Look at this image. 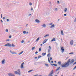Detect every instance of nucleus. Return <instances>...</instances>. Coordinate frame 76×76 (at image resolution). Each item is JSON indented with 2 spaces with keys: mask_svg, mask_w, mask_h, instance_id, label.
Returning a JSON list of instances; mask_svg holds the SVG:
<instances>
[{
  "mask_svg": "<svg viewBox=\"0 0 76 76\" xmlns=\"http://www.w3.org/2000/svg\"><path fill=\"white\" fill-rule=\"evenodd\" d=\"M8 75L9 76H15V75L14 74L12 73H9L8 74Z\"/></svg>",
  "mask_w": 76,
  "mask_h": 76,
  "instance_id": "4",
  "label": "nucleus"
},
{
  "mask_svg": "<svg viewBox=\"0 0 76 76\" xmlns=\"http://www.w3.org/2000/svg\"><path fill=\"white\" fill-rule=\"evenodd\" d=\"M23 34H26V31H23Z\"/></svg>",
  "mask_w": 76,
  "mask_h": 76,
  "instance_id": "42",
  "label": "nucleus"
},
{
  "mask_svg": "<svg viewBox=\"0 0 76 76\" xmlns=\"http://www.w3.org/2000/svg\"><path fill=\"white\" fill-rule=\"evenodd\" d=\"M23 64H24V62H23L22 63L20 66V68L21 69H22V68H23Z\"/></svg>",
  "mask_w": 76,
  "mask_h": 76,
  "instance_id": "7",
  "label": "nucleus"
},
{
  "mask_svg": "<svg viewBox=\"0 0 76 76\" xmlns=\"http://www.w3.org/2000/svg\"><path fill=\"white\" fill-rule=\"evenodd\" d=\"M70 59H69L66 62H65L64 64H62L61 66L62 67H67L69 66V64H72L73 63L71 61Z\"/></svg>",
  "mask_w": 76,
  "mask_h": 76,
  "instance_id": "1",
  "label": "nucleus"
},
{
  "mask_svg": "<svg viewBox=\"0 0 76 76\" xmlns=\"http://www.w3.org/2000/svg\"><path fill=\"white\" fill-rule=\"evenodd\" d=\"M74 22H76V18H75V20H74Z\"/></svg>",
  "mask_w": 76,
  "mask_h": 76,
  "instance_id": "43",
  "label": "nucleus"
},
{
  "mask_svg": "<svg viewBox=\"0 0 76 76\" xmlns=\"http://www.w3.org/2000/svg\"><path fill=\"white\" fill-rule=\"evenodd\" d=\"M61 35H64V33H63V30H61Z\"/></svg>",
  "mask_w": 76,
  "mask_h": 76,
  "instance_id": "14",
  "label": "nucleus"
},
{
  "mask_svg": "<svg viewBox=\"0 0 76 76\" xmlns=\"http://www.w3.org/2000/svg\"><path fill=\"white\" fill-rule=\"evenodd\" d=\"M54 24H53L50 26V28H54Z\"/></svg>",
  "mask_w": 76,
  "mask_h": 76,
  "instance_id": "16",
  "label": "nucleus"
},
{
  "mask_svg": "<svg viewBox=\"0 0 76 76\" xmlns=\"http://www.w3.org/2000/svg\"><path fill=\"white\" fill-rule=\"evenodd\" d=\"M38 51L36 52L35 53V54H38Z\"/></svg>",
  "mask_w": 76,
  "mask_h": 76,
  "instance_id": "46",
  "label": "nucleus"
},
{
  "mask_svg": "<svg viewBox=\"0 0 76 76\" xmlns=\"http://www.w3.org/2000/svg\"><path fill=\"white\" fill-rule=\"evenodd\" d=\"M60 72V71H59L58 73H57V74H58V73H59V72Z\"/></svg>",
  "mask_w": 76,
  "mask_h": 76,
  "instance_id": "62",
  "label": "nucleus"
},
{
  "mask_svg": "<svg viewBox=\"0 0 76 76\" xmlns=\"http://www.w3.org/2000/svg\"><path fill=\"white\" fill-rule=\"evenodd\" d=\"M41 56H38V58H41Z\"/></svg>",
  "mask_w": 76,
  "mask_h": 76,
  "instance_id": "37",
  "label": "nucleus"
},
{
  "mask_svg": "<svg viewBox=\"0 0 76 76\" xmlns=\"http://www.w3.org/2000/svg\"><path fill=\"white\" fill-rule=\"evenodd\" d=\"M40 45H41V46H42V44H41Z\"/></svg>",
  "mask_w": 76,
  "mask_h": 76,
  "instance_id": "63",
  "label": "nucleus"
},
{
  "mask_svg": "<svg viewBox=\"0 0 76 76\" xmlns=\"http://www.w3.org/2000/svg\"><path fill=\"white\" fill-rule=\"evenodd\" d=\"M50 60H52V58L51 57L50 58Z\"/></svg>",
  "mask_w": 76,
  "mask_h": 76,
  "instance_id": "55",
  "label": "nucleus"
},
{
  "mask_svg": "<svg viewBox=\"0 0 76 76\" xmlns=\"http://www.w3.org/2000/svg\"><path fill=\"white\" fill-rule=\"evenodd\" d=\"M59 3H60V1H57V3L58 4Z\"/></svg>",
  "mask_w": 76,
  "mask_h": 76,
  "instance_id": "53",
  "label": "nucleus"
},
{
  "mask_svg": "<svg viewBox=\"0 0 76 76\" xmlns=\"http://www.w3.org/2000/svg\"><path fill=\"white\" fill-rule=\"evenodd\" d=\"M49 25H53V23H50L49 24Z\"/></svg>",
  "mask_w": 76,
  "mask_h": 76,
  "instance_id": "38",
  "label": "nucleus"
},
{
  "mask_svg": "<svg viewBox=\"0 0 76 76\" xmlns=\"http://www.w3.org/2000/svg\"><path fill=\"white\" fill-rule=\"evenodd\" d=\"M34 49H35V47H34L32 48L31 49V50H34Z\"/></svg>",
  "mask_w": 76,
  "mask_h": 76,
  "instance_id": "29",
  "label": "nucleus"
},
{
  "mask_svg": "<svg viewBox=\"0 0 76 76\" xmlns=\"http://www.w3.org/2000/svg\"><path fill=\"white\" fill-rule=\"evenodd\" d=\"M38 75H34L33 76H37Z\"/></svg>",
  "mask_w": 76,
  "mask_h": 76,
  "instance_id": "56",
  "label": "nucleus"
},
{
  "mask_svg": "<svg viewBox=\"0 0 76 76\" xmlns=\"http://www.w3.org/2000/svg\"><path fill=\"white\" fill-rule=\"evenodd\" d=\"M17 72L18 75H20V69L17 70Z\"/></svg>",
  "mask_w": 76,
  "mask_h": 76,
  "instance_id": "6",
  "label": "nucleus"
},
{
  "mask_svg": "<svg viewBox=\"0 0 76 76\" xmlns=\"http://www.w3.org/2000/svg\"><path fill=\"white\" fill-rule=\"evenodd\" d=\"M42 55L43 56H45V55H46V53H42Z\"/></svg>",
  "mask_w": 76,
  "mask_h": 76,
  "instance_id": "23",
  "label": "nucleus"
},
{
  "mask_svg": "<svg viewBox=\"0 0 76 76\" xmlns=\"http://www.w3.org/2000/svg\"><path fill=\"white\" fill-rule=\"evenodd\" d=\"M39 39V37H38L36 40V42L37 41H38V40Z\"/></svg>",
  "mask_w": 76,
  "mask_h": 76,
  "instance_id": "27",
  "label": "nucleus"
},
{
  "mask_svg": "<svg viewBox=\"0 0 76 76\" xmlns=\"http://www.w3.org/2000/svg\"><path fill=\"white\" fill-rule=\"evenodd\" d=\"M67 8H65L64 10V12H66V11H67Z\"/></svg>",
  "mask_w": 76,
  "mask_h": 76,
  "instance_id": "26",
  "label": "nucleus"
},
{
  "mask_svg": "<svg viewBox=\"0 0 76 76\" xmlns=\"http://www.w3.org/2000/svg\"><path fill=\"white\" fill-rule=\"evenodd\" d=\"M24 42V40H22L21 41V43H23Z\"/></svg>",
  "mask_w": 76,
  "mask_h": 76,
  "instance_id": "45",
  "label": "nucleus"
},
{
  "mask_svg": "<svg viewBox=\"0 0 76 76\" xmlns=\"http://www.w3.org/2000/svg\"><path fill=\"white\" fill-rule=\"evenodd\" d=\"M23 53V51H22L20 53H19L18 54H19V55H20V54H22V53Z\"/></svg>",
  "mask_w": 76,
  "mask_h": 76,
  "instance_id": "22",
  "label": "nucleus"
},
{
  "mask_svg": "<svg viewBox=\"0 0 76 76\" xmlns=\"http://www.w3.org/2000/svg\"><path fill=\"white\" fill-rule=\"evenodd\" d=\"M1 21L2 22V23H3V20H1Z\"/></svg>",
  "mask_w": 76,
  "mask_h": 76,
  "instance_id": "57",
  "label": "nucleus"
},
{
  "mask_svg": "<svg viewBox=\"0 0 76 76\" xmlns=\"http://www.w3.org/2000/svg\"><path fill=\"white\" fill-rule=\"evenodd\" d=\"M49 49H50L51 50V46H49Z\"/></svg>",
  "mask_w": 76,
  "mask_h": 76,
  "instance_id": "50",
  "label": "nucleus"
},
{
  "mask_svg": "<svg viewBox=\"0 0 76 76\" xmlns=\"http://www.w3.org/2000/svg\"><path fill=\"white\" fill-rule=\"evenodd\" d=\"M32 3L31 2H30L29 3V5H30V6H31V5H32Z\"/></svg>",
  "mask_w": 76,
  "mask_h": 76,
  "instance_id": "36",
  "label": "nucleus"
},
{
  "mask_svg": "<svg viewBox=\"0 0 76 76\" xmlns=\"http://www.w3.org/2000/svg\"><path fill=\"white\" fill-rule=\"evenodd\" d=\"M50 49H49L48 50V53H50Z\"/></svg>",
  "mask_w": 76,
  "mask_h": 76,
  "instance_id": "28",
  "label": "nucleus"
},
{
  "mask_svg": "<svg viewBox=\"0 0 76 76\" xmlns=\"http://www.w3.org/2000/svg\"><path fill=\"white\" fill-rule=\"evenodd\" d=\"M12 47H15V45H14L13 44H12Z\"/></svg>",
  "mask_w": 76,
  "mask_h": 76,
  "instance_id": "25",
  "label": "nucleus"
},
{
  "mask_svg": "<svg viewBox=\"0 0 76 76\" xmlns=\"http://www.w3.org/2000/svg\"><path fill=\"white\" fill-rule=\"evenodd\" d=\"M61 69H60V67L59 66L57 68V69L56 70V71H57V70H60Z\"/></svg>",
  "mask_w": 76,
  "mask_h": 76,
  "instance_id": "12",
  "label": "nucleus"
},
{
  "mask_svg": "<svg viewBox=\"0 0 76 76\" xmlns=\"http://www.w3.org/2000/svg\"><path fill=\"white\" fill-rule=\"evenodd\" d=\"M76 64V62H75L73 64V66L75 65V64Z\"/></svg>",
  "mask_w": 76,
  "mask_h": 76,
  "instance_id": "44",
  "label": "nucleus"
},
{
  "mask_svg": "<svg viewBox=\"0 0 76 76\" xmlns=\"http://www.w3.org/2000/svg\"><path fill=\"white\" fill-rule=\"evenodd\" d=\"M70 44L71 45H73V40H71L70 42Z\"/></svg>",
  "mask_w": 76,
  "mask_h": 76,
  "instance_id": "5",
  "label": "nucleus"
},
{
  "mask_svg": "<svg viewBox=\"0 0 76 76\" xmlns=\"http://www.w3.org/2000/svg\"><path fill=\"white\" fill-rule=\"evenodd\" d=\"M5 61V59H4L1 61L2 64H4L5 63H4V62Z\"/></svg>",
  "mask_w": 76,
  "mask_h": 76,
  "instance_id": "10",
  "label": "nucleus"
},
{
  "mask_svg": "<svg viewBox=\"0 0 76 76\" xmlns=\"http://www.w3.org/2000/svg\"><path fill=\"white\" fill-rule=\"evenodd\" d=\"M33 69H31L30 70H29L28 71V73H30V72H32V71H33Z\"/></svg>",
  "mask_w": 76,
  "mask_h": 76,
  "instance_id": "20",
  "label": "nucleus"
},
{
  "mask_svg": "<svg viewBox=\"0 0 76 76\" xmlns=\"http://www.w3.org/2000/svg\"><path fill=\"white\" fill-rule=\"evenodd\" d=\"M45 66H46V67H49V65H48V64H45Z\"/></svg>",
  "mask_w": 76,
  "mask_h": 76,
  "instance_id": "21",
  "label": "nucleus"
},
{
  "mask_svg": "<svg viewBox=\"0 0 76 76\" xmlns=\"http://www.w3.org/2000/svg\"><path fill=\"white\" fill-rule=\"evenodd\" d=\"M54 71H53V70H52L51 71L49 75H48V76H53V73Z\"/></svg>",
  "mask_w": 76,
  "mask_h": 76,
  "instance_id": "3",
  "label": "nucleus"
},
{
  "mask_svg": "<svg viewBox=\"0 0 76 76\" xmlns=\"http://www.w3.org/2000/svg\"><path fill=\"white\" fill-rule=\"evenodd\" d=\"M41 51V48H40L39 49V51Z\"/></svg>",
  "mask_w": 76,
  "mask_h": 76,
  "instance_id": "32",
  "label": "nucleus"
},
{
  "mask_svg": "<svg viewBox=\"0 0 76 76\" xmlns=\"http://www.w3.org/2000/svg\"><path fill=\"white\" fill-rule=\"evenodd\" d=\"M71 61L72 63H74V62H75V60H74V59H72Z\"/></svg>",
  "mask_w": 76,
  "mask_h": 76,
  "instance_id": "19",
  "label": "nucleus"
},
{
  "mask_svg": "<svg viewBox=\"0 0 76 76\" xmlns=\"http://www.w3.org/2000/svg\"><path fill=\"white\" fill-rule=\"evenodd\" d=\"M47 57H50L51 56V54L48 53L47 55Z\"/></svg>",
  "mask_w": 76,
  "mask_h": 76,
  "instance_id": "17",
  "label": "nucleus"
},
{
  "mask_svg": "<svg viewBox=\"0 0 76 76\" xmlns=\"http://www.w3.org/2000/svg\"><path fill=\"white\" fill-rule=\"evenodd\" d=\"M51 62L53 63V61H52Z\"/></svg>",
  "mask_w": 76,
  "mask_h": 76,
  "instance_id": "61",
  "label": "nucleus"
},
{
  "mask_svg": "<svg viewBox=\"0 0 76 76\" xmlns=\"http://www.w3.org/2000/svg\"><path fill=\"white\" fill-rule=\"evenodd\" d=\"M73 52H71V53H69V54H73Z\"/></svg>",
  "mask_w": 76,
  "mask_h": 76,
  "instance_id": "40",
  "label": "nucleus"
},
{
  "mask_svg": "<svg viewBox=\"0 0 76 76\" xmlns=\"http://www.w3.org/2000/svg\"><path fill=\"white\" fill-rule=\"evenodd\" d=\"M48 61L49 63H51V62H50V58H48Z\"/></svg>",
  "mask_w": 76,
  "mask_h": 76,
  "instance_id": "33",
  "label": "nucleus"
},
{
  "mask_svg": "<svg viewBox=\"0 0 76 76\" xmlns=\"http://www.w3.org/2000/svg\"><path fill=\"white\" fill-rule=\"evenodd\" d=\"M35 22L37 23H39V22H40V21L38 19H36L35 20Z\"/></svg>",
  "mask_w": 76,
  "mask_h": 76,
  "instance_id": "11",
  "label": "nucleus"
},
{
  "mask_svg": "<svg viewBox=\"0 0 76 76\" xmlns=\"http://www.w3.org/2000/svg\"><path fill=\"white\" fill-rule=\"evenodd\" d=\"M48 41V39H46L45 40H44L43 41V44H45L46 42H47V41Z\"/></svg>",
  "mask_w": 76,
  "mask_h": 76,
  "instance_id": "8",
  "label": "nucleus"
},
{
  "mask_svg": "<svg viewBox=\"0 0 76 76\" xmlns=\"http://www.w3.org/2000/svg\"><path fill=\"white\" fill-rule=\"evenodd\" d=\"M15 75H17V74H18V72L15 71Z\"/></svg>",
  "mask_w": 76,
  "mask_h": 76,
  "instance_id": "24",
  "label": "nucleus"
},
{
  "mask_svg": "<svg viewBox=\"0 0 76 76\" xmlns=\"http://www.w3.org/2000/svg\"><path fill=\"white\" fill-rule=\"evenodd\" d=\"M56 41V39L55 38H53L51 40V41L53 42V41Z\"/></svg>",
  "mask_w": 76,
  "mask_h": 76,
  "instance_id": "15",
  "label": "nucleus"
},
{
  "mask_svg": "<svg viewBox=\"0 0 76 76\" xmlns=\"http://www.w3.org/2000/svg\"><path fill=\"white\" fill-rule=\"evenodd\" d=\"M7 22H9V19H7Z\"/></svg>",
  "mask_w": 76,
  "mask_h": 76,
  "instance_id": "51",
  "label": "nucleus"
},
{
  "mask_svg": "<svg viewBox=\"0 0 76 76\" xmlns=\"http://www.w3.org/2000/svg\"><path fill=\"white\" fill-rule=\"evenodd\" d=\"M4 46H5L6 47H12V45L10 43H8L4 45Z\"/></svg>",
  "mask_w": 76,
  "mask_h": 76,
  "instance_id": "2",
  "label": "nucleus"
},
{
  "mask_svg": "<svg viewBox=\"0 0 76 76\" xmlns=\"http://www.w3.org/2000/svg\"><path fill=\"white\" fill-rule=\"evenodd\" d=\"M9 38H12V36L11 35L10 36Z\"/></svg>",
  "mask_w": 76,
  "mask_h": 76,
  "instance_id": "48",
  "label": "nucleus"
},
{
  "mask_svg": "<svg viewBox=\"0 0 76 76\" xmlns=\"http://www.w3.org/2000/svg\"><path fill=\"white\" fill-rule=\"evenodd\" d=\"M64 16H67V14H64Z\"/></svg>",
  "mask_w": 76,
  "mask_h": 76,
  "instance_id": "52",
  "label": "nucleus"
},
{
  "mask_svg": "<svg viewBox=\"0 0 76 76\" xmlns=\"http://www.w3.org/2000/svg\"><path fill=\"white\" fill-rule=\"evenodd\" d=\"M48 36H49V35H46L44 36V37H48Z\"/></svg>",
  "mask_w": 76,
  "mask_h": 76,
  "instance_id": "34",
  "label": "nucleus"
},
{
  "mask_svg": "<svg viewBox=\"0 0 76 76\" xmlns=\"http://www.w3.org/2000/svg\"><path fill=\"white\" fill-rule=\"evenodd\" d=\"M61 61H59L58 62V64L60 66L61 65Z\"/></svg>",
  "mask_w": 76,
  "mask_h": 76,
  "instance_id": "18",
  "label": "nucleus"
},
{
  "mask_svg": "<svg viewBox=\"0 0 76 76\" xmlns=\"http://www.w3.org/2000/svg\"><path fill=\"white\" fill-rule=\"evenodd\" d=\"M75 69H76V66L73 68V70H75Z\"/></svg>",
  "mask_w": 76,
  "mask_h": 76,
  "instance_id": "39",
  "label": "nucleus"
},
{
  "mask_svg": "<svg viewBox=\"0 0 76 76\" xmlns=\"http://www.w3.org/2000/svg\"><path fill=\"white\" fill-rule=\"evenodd\" d=\"M10 41V39H7L6 40V41Z\"/></svg>",
  "mask_w": 76,
  "mask_h": 76,
  "instance_id": "35",
  "label": "nucleus"
},
{
  "mask_svg": "<svg viewBox=\"0 0 76 76\" xmlns=\"http://www.w3.org/2000/svg\"><path fill=\"white\" fill-rule=\"evenodd\" d=\"M35 58L36 59V58H37V57H35Z\"/></svg>",
  "mask_w": 76,
  "mask_h": 76,
  "instance_id": "59",
  "label": "nucleus"
},
{
  "mask_svg": "<svg viewBox=\"0 0 76 76\" xmlns=\"http://www.w3.org/2000/svg\"><path fill=\"white\" fill-rule=\"evenodd\" d=\"M53 66H54L57 67V64H53Z\"/></svg>",
  "mask_w": 76,
  "mask_h": 76,
  "instance_id": "31",
  "label": "nucleus"
},
{
  "mask_svg": "<svg viewBox=\"0 0 76 76\" xmlns=\"http://www.w3.org/2000/svg\"><path fill=\"white\" fill-rule=\"evenodd\" d=\"M5 19V17H4L3 18V19Z\"/></svg>",
  "mask_w": 76,
  "mask_h": 76,
  "instance_id": "58",
  "label": "nucleus"
},
{
  "mask_svg": "<svg viewBox=\"0 0 76 76\" xmlns=\"http://www.w3.org/2000/svg\"><path fill=\"white\" fill-rule=\"evenodd\" d=\"M68 58H66V60H67V59Z\"/></svg>",
  "mask_w": 76,
  "mask_h": 76,
  "instance_id": "64",
  "label": "nucleus"
},
{
  "mask_svg": "<svg viewBox=\"0 0 76 76\" xmlns=\"http://www.w3.org/2000/svg\"><path fill=\"white\" fill-rule=\"evenodd\" d=\"M41 26L42 27H43L44 28H45V27H46V25H45V24H43Z\"/></svg>",
  "mask_w": 76,
  "mask_h": 76,
  "instance_id": "13",
  "label": "nucleus"
},
{
  "mask_svg": "<svg viewBox=\"0 0 76 76\" xmlns=\"http://www.w3.org/2000/svg\"><path fill=\"white\" fill-rule=\"evenodd\" d=\"M55 10H56V11H57V8H55Z\"/></svg>",
  "mask_w": 76,
  "mask_h": 76,
  "instance_id": "49",
  "label": "nucleus"
},
{
  "mask_svg": "<svg viewBox=\"0 0 76 76\" xmlns=\"http://www.w3.org/2000/svg\"><path fill=\"white\" fill-rule=\"evenodd\" d=\"M31 10L32 11V10H33V8L31 7Z\"/></svg>",
  "mask_w": 76,
  "mask_h": 76,
  "instance_id": "54",
  "label": "nucleus"
},
{
  "mask_svg": "<svg viewBox=\"0 0 76 76\" xmlns=\"http://www.w3.org/2000/svg\"><path fill=\"white\" fill-rule=\"evenodd\" d=\"M64 48V47H63L61 48V50L62 53L63 52H64V49H63Z\"/></svg>",
  "mask_w": 76,
  "mask_h": 76,
  "instance_id": "9",
  "label": "nucleus"
},
{
  "mask_svg": "<svg viewBox=\"0 0 76 76\" xmlns=\"http://www.w3.org/2000/svg\"><path fill=\"white\" fill-rule=\"evenodd\" d=\"M10 52L11 53H12V54H15V53H13V51H12V50H10Z\"/></svg>",
  "mask_w": 76,
  "mask_h": 76,
  "instance_id": "30",
  "label": "nucleus"
},
{
  "mask_svg": "<svg viewBox=\"0 0 76 76\" xmlns=\"http://www.w3.org/2000/svg\"><path fill=\"white\" fill-rule=\"evenodd\" d=\"M50 64L52 66H53V64Z\"/></svg>",
  "mask_w": 76,
  "mask_h": 76,
  "instance_id": "60",
  "label": "nucleus"
},
{
  "mask_svg": "<svg viewBox=\"0 0 76 76\" xmlns=\"http://www.w3.org/2000/svg\"><path fill=\"white\" fill-rule=\"evenodd\" d=\"M3 16V15H2V14H1V18H2V16Z\"/></svg>",
  "mask_w": 76,
  "mask_h": 76,
  "instance_id": "47",
  "label": "nucleus"
},
{
  "mask_svg": "<svg viewBox=\"0 0 76 76\" xmlns=\"http://www.w3.org/2000/svg\"><path fill=\"white\" fill-rule=\"evenodd\" d=\"M6 32H9V30L7 29H6Z\"/></svg>",
  "mask_w": 76,
  "mask_h": 76,
  "instance_id": "41",
  "label": "nucleus"
}]
</instances>
